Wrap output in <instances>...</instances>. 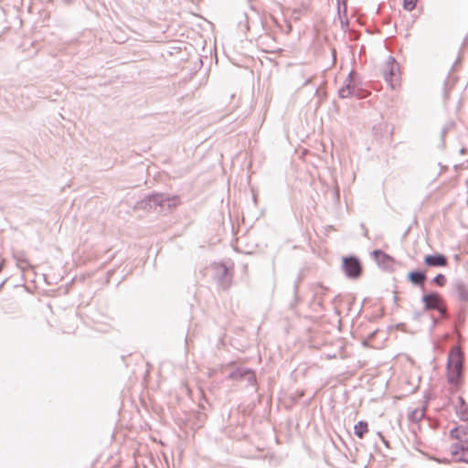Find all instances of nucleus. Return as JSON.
I'll return each mask as SVG.
<instances>
[{
    "mask_svg": "<svg viewBox=\"0 0 468 468\" xmlns=\"http://www.w3.org/2000/svg\"><path fill=\"white\" fill-rule=\"evenodd\" d=\"M179 203L177 196H170L165 193H154L149 195L141 205L147 209H153L158 213H166L176 207Z\"/></svg>",
    "mask_w": 468,
    "mask_h": 468,
    "instance_id": "obj_1",
    "label": "nucleus"
},
{
    "mask_svg": "<svg viewBox=\"0 0 468 468\" xmlns=\"http://www.w3.org/2000/svg\"><path fill=\"white\" fill-rule=\"evenodd\" d=\"M463 378V353L458 347L449 352L447 361V380L451 385L458 387Z\"/></svg>",
    "mask_w": 468,
    "mask_h": 468,
    "instance_id": "obj_2",
    "label": "nucleus"
},
{
    "mask_svg": "<svg viewBox=\"0 0 468 468\" xmlns=\"http://www.w3.org/2000/svg\"><path fill=\"white\" fill-rule=\"evenodd\" d=\"M359 81L357 80V74L355 71H350L345 81L343 87L338 90V95L342 99L349 98L352 96H360Z\"/></svg>",
    "mask_w": 468,
    "mask_h": 468,
    "instance_id": "obj_3",
    "label": "nucleus"
},
{
    "mask_svg": "<svg viewBox=\"0 0 468 468\" xmlns=\"http://www.w3.org/2000/svg\"><path fill=\"white\" fill-rule=\"evenodd\" d=\"M213 279L221 289H229L231 285L232 280V274L229 268L223 263L214 264Z\"/></svg>",
    "mask_w": 468,
    "mask_h": 468,
    "instance_id": "obj_4",
    "label": "nucleus"
},
{
    "mask_svg": "<svg viewBox=\"0 0 468 468\" xmlns=\"http://www.w3.org/2000/svg\"><path fill=\"white\" fill-rule=\"evenodd\" d=\"M342 268L349 279H357L361 276L363 267L360 260L354 255L344 257Z\"/></svg>",
    "mask_w": 468,
    "mask_h": 468,
    "instance_id": "obj_5",
    "label": "nucleus"
},
{
    "mask_svg": "<svg viewBox=\"0 0 468 468\" xmlns=\"http://www.w3.org/2000/svg\"><path fill=\"white\" fill-rule=\"evenodd\" d=\"M421 302L424 305V309L429 311L439 309V307L444 303L442 296L437 292H424L421 297Z\"/></svg>",
    "mask_w": 468,
    "mask_h": 468,
    "instance_id": "obj_6",
    "label": "nucleus"
},
{
    "mask_svg": "<svg viewBox=\"0 0 468 468\" xmlns=\"http://www.w3.org/2000/svg\"><path fill=\"white\" fill-rule=\"evenodd\" d=\"M228 378L231 380H244L249 385H254L256 382L255 373L251 369L245 367H239L231 371Z\"/></svg>",
    "mask_w": 468,
    "mask_h": 468,
    "instance_id": "obj_7",
    "label": "nucleus"
},
{
    "mask_svg": "<svg viewBox=\"0 0 468 468\" xmlns=\"http://www.w3.org/2000/svg\"><path fill=\"white\" fill-rule=\"evenodd\" d=\"M452 293L456 296L459 302H468V282L461 278L453 280L451 283Z\"/></svg>",
    "mask_w": 468,
    "mask_h": 468,
    "instance_id": "obj_8",
    "label": "nucleus"
},
{
    "mask_svg": "<svg viewBox=\"0 0 468 468\" xmlns=\"http://www.w3.org/2000/svg\"><path fill=\"white\" fill-rule=\"evenodd\" d=\"M398 64L393 57H388V65L383 70L385 80L394 89L398 78Z\"/></svg>",
    "mask_w": 468,
    "mask_h": 468,
    "instance_id": "obj_9",
    "label": "nucleus"
},
{
    "mask_svg": "<svg viewBox=\"0 0 468 468\" xmlns=\"http://www.w3.org/2000/svg\"><path fill=\"white\" fill-rule=\"evenodd\" d=\"M450 435L458 441L453 446H468V425H459L453 428L451 430Z\"/></svg>",
    "mask_w": 468,
    "mask_h": 468,
    "instance_id": "obj_10",
    "label": "nucleus"
},
{
    "mask_svg": "<svg viewBox=\"0 0 468 468\" xmlns=\"http://www.w3.org/2000/svg\"><path fill=\"white\" fill-rule=\"evenodd\" d=\"M423 263L427 267H446L449 263L448 258L441 253H434L426 255L423 259Z\"/></svg>",
    "mask_w": 468,
    "mask_h": 468,
    "instance_id": "obj_11",
    "label": "nucleus"
},
{
    "mask_svg": "<svg viewBox=\"0 0 468 468\" xmlns=\"http://www.w3.org/2000/svg\"><path fill=\"white\" fill-rule=\"evenodd\" d=\"M372 255L377 261L378 265L384 270H390L394 260L391 256L385 253L381 250H375L372 252Z\"/></svg>",
    "mask_w": 468,
    "mask_h": 468,
    "instance_id": "obj_12",
    "label": "nucleus"
},
{
    "mask_svg": "<svg viewBox=\"0 0 468 468\" xmlns=\"http://www.w3.org/2000/svg\"><path fill=\"white\" fill-rule=\"evenodd\" d=\"M408 281L414 286H420L422 292H425L424 283L427 280V274L425 271L414 270L408 273Z\"/></svg>",
    "mask_w": 468,
    "mask_h": 468,
    "instance_id": "obj_13",
    "label": "nucleus"
},
{
    "mask_svg": "<svg viewBox=\"0 0 468 468\" xmlns=\"http://www.w3.org/2000/svg\"><path fill=\"white\" fill-rule=\"evenodd\" d=\"M451 454L454 461L468 463V446H451Z\"/></svg>",
    "mask_w": 468,
    "mask_h": 468,
    "instance_id": "obj_14",
    "label": "nucleus"
},
{
    "mask_svg": "<svg viewBox=\"0 0 468 468\" xmlns=\"http://www.w3.org/2000/svg\"><path fill=\"white\" fill-rule=\"evenodd\" d=\"M456 412L461 420L468 421V405L463 397L458 398V404L456 405Z\"/></svg>",
    "mask_w": 468,
    "mask_h": 468,
    "instance_id": "obj_15",
    "label": "nucleus"
},
{
    "mask_svg": "<svg viewBox=\"0 0 468 468\" xmlns=\"http://www.w3.org/2000/svg\"><path fill=\"white\" fill-rule=\"evenodd\" d=\"M367 431L368 424L365 420H360L354 426V433L359 439L364 438L365 434L367 433Z\"/></svg>",
    "mask_w": 468,
    "mask_h": 468,
    "instance_id": "obj_16",
    "label": "nucleus"
},
{
    "mask_svg": "<svg viewBox=\"0 0 468 468\" xmlns=\"http://www.w3.org/2000/svg\"><path fill=\"white\" fill-rule=\"evenodd\" d=\"M447 279L444 274L439 273L437 274L431 281L432 283L436 284L439 287H443L446 284Z\"/></svg>",
    "mask_w": 468,
    "mask_h": 468,
    "instance_id": "obj_17",
    "label": "nucleus"
},
{
    "mask_svg": "<svg viewBox=\"0 0 468 468\" xmlns=\"http://www.w3.org/2000/svg\"><path fill=\"white\" fill-rule=\"evenodd\" d=\"M418 0H403V8L407 11H412L417 5Z\"/></svg>",
    "mask_w": 468,
    "mask_h": 468,
    "instance_id": "obj_18",
    "label": "nucleus"
},
{
    "mask_svg": "<svg viewBox=\"0 0 468 468\" xmlns=\"http://www.w3.org/2000/svg\"><path fill=\"white\" fill-rule=\"evenodd\" d=\"M435 311H437L439 313L440 317L441 319H447L450 316L445 303L443 304H441L439 307V309H436Z\"/></svg>",
    "mask_w": 468,
    "mask_h": 468,
    "instance_id": "obj_19",
    "label": "nucleus"
},
{
    "mask_svg": "<svg viewBox=\"0 0 468 468\" xmlns=\"http://www.w3.org/2000/svg\"><path fill=\"white\" fill-rule=\"evenodd\" d=\"M423 414L422 411L415 410L410 413V419L413 421H419L423 417Z\"/></svg>",
    "mask_w": 468,
    "mask_h": 468,
    "instance_id": "obj_20",
    "label": "nucleus"
},
{
    "mask_svg": "<svg viewBox=\"0 0 468 468\" xmlns=\"http://www.w3.org/2000/svg\"><path fill=\"white\" fill-rule=\"evenodd\" d=\"M449 132L447 130H445V128L442 127L441 132V144H440V146L441 148L445 147V136Z\"/></svg>",
    "mask_w": 468,
    "mask_h": 468,
    "instance_id": "obj_21",
    "label": "nucleus"
},
{
    "mask_svg": "<svg viewBox=\"0 0 468 468\" xmlns=\"http://www.w3.org/2000/svg\"><path fill=\"white\" fill-rule=\"evenodd\" d=\"M455 126V122L453 121H449L447 122L444 125H443V128H445V130H447L448 132H450L451 130H452Z\"/></svg>",
    "mask_w": 468,
    "mask_h": 468,
    "instance_id": "obj_22",
    "label": "nucleus"
},
{
    "mask_svg": "<svg viewBox=\"0 0 468 468\" xmlns=\"http://www.w3.org/2000/svg\"><path fill=\"white\" fill-rule=\"evenodd\" d=\"M378 435L379 436L380 440L385 444V446L390 448L389 441L383 436V434L378 431Z\"/></svg>",
    "mask_w": 468,
    "mask_h": 468,
    "instance_id": "obj_23",
    "label": "nucleus"
},
{
    "mask_svg": "<svg viewBox=\"0 0 468 468\" xmlns=\"http://www.w3.org/2000/svg\"><path fill=\"white\" fill-rule=\"evenodd\" d=\"M439 323V319L438 318H435V317H432V325L431 327L434 328Z\"/></svg>",
    "mask_w": 468,
    "mask_h": 468,
    "instance_id": "obj_24",
    "label": "nucleus"
},
{
    "mask_svg": "<svg viewBox=\"0 0 468 468\" xmlns=\"http://www.w3.org/2000/svg\"><path fill=\"white\" fill-rule=\"evenodd\" d=\"M300 278L294 283V292L296 293L299 288Z\"/></svg>",
    "mask_w": 468,
    "mask_h": 468,
    "instance_id": "obj_25",
    "label": "nucleus"
},
{
    "mask_svg": "<svg viewBox=\"0 0 468 468\" xmlns=\"http://www.w3.org/2000/svg\"><path fill=\"white\" fill-rule=\"evenodd\" d=\"M361 228L363 229H365V233H364V236L367 237V229L365 228V225L364 224H361Z\"/></svg>",
    "mask_w": 468,
    "mask_h": 468,
    "instance_id": "obj_26",
    "label": "nucleus"
},
{
    "mask_svg": "<svg viewBox=\"0 0 468 468\" xmlns=\"http://www.w3.org/2000/svg\"><path fill=\"white\" fill-rule=\"evenodd\" d=\"M74 0H63V2L66 4V5H70L73 3Z\"/></svg>",
    "mask_w": 468,
    "mask_h": 468,
    "instance_id": "obj_27",
    "label": "nucleus"
},
{
    "mask_svg": "<svg viewBox=\"0 0 468 468\" xmlns=\"http://www.w3.org/2000/svg\"><path fill=\"white\" fill-rule=\"evenodd\" d=\"M376 333H377L376 331H375V332H373V333H371V334H370V335H369V338H370V339H371V338H373Z\"/></svg>",
    "mask_w": 468,
    "mask_h": 468,
    "instance_id": "obj_28",
    "label": "nucleus"
},
{
    "mask_svg": "<svg viewBox=\"0 0 468 468\" xmlns=\"http://www.w3.org/2000/svg\"><path fill=\"white\" fill-rule=\"evenodd\" d=\"M2 269H3V261L0 262V271H2Z\"/></svg>",
    "mask_w": 468,
    "mask_h": 468,
    "instance_id": "obj_29",
    "label": "nucleus"
},
{
    "mask_svg": "<svg viewBox=\"0 0 468 468\" xmlns=\"http://www.w3.org/2000/svg\"><path fill=\"white\" fill-rule=\"evenodd\" d=\"M21 262L28 264L26 260L21 261Z\"/></svg>",
    "mask_w": 468,
    "mask_h": 468,
    "instance_id": "obj_30",
    "label": "nucleus"
},
{
    "mask_svg": "<svg viewBox=\"0 0 468 468\" xmlns=\"http://www.w3.org/2000/svg\"><path fill=\"white\" fill-rule=\"evenodd\" d=\"M444 96L447 97V90L444 91Z\"/></svg>",
    "mask_w": 468,
    "mask_h": 468,
    "instance_id": "obj_31",
    "label": "nucleus"
}]
</instances>
